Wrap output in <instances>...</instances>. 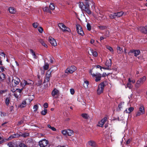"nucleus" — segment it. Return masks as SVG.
<instances>
[{"mask_svg": "<svg viewBox=\"0 0 147 147\" xmlns=\"http://www.w3.org/2000/svg\"><path fill=\"white\" fill-rule=\"evenodd\" d=\"M78 4L79 7L81 9L83 12L85 11L89 14H91V11L88 8L89 6L88 4H87L86 5L87 7H86L82 2H79Z\"/></svg>", "mask_w": 147, "mask_h": 147, "instance_id": "1", "label": "nucleus"}, {"mask_svg": "<svg viewBox=\"0 0 147 147\" xmlns=\"http://www.w3.org/2000/svg\"><path fill=\"white\" fill-rule=\"evenodd\" d=\"M7 122H5L4 123H2L1 125L2 126H3V127H4V126H5L6 125H5V124H7Z\"/></svg>", "mask_w": 147, "mask_h": 147, "instance_id": "58", "label": "nucleus"}, {"mask_svg": "<svg viewBox=\"0 0 147 147\" xmlns=\"http://www.w3.org/2000/svg\"><path fill=\"white\" fill-rule=\"evenodd\" d=\"M128 82L127 83V87L125 86V88L127 87L129 88V89H131L133 87L132 85L131 84V80L130 78H129L128 80Z\"/></svg>", "mask_w": 147, "mask_h": 147, "instance_id": "19", "label": "nucleus"}, {"mask_svg": "<svg viewBox=\"0 0 147 147\" xmlns=\"http://www.w3.org/2000/svg\"><path fill=\"white\" fill-rule=\"evenodd\" d=\"M29 100V102H30L32 100H29L28 99H26V100H24L22 102V104H23V105H26V100Z\"/></svg>", "mask_w": 147, "mask_h": 147, "instance_id": "46", "label": "nucleus"}, {"mask_svg": "<svg viewBox=\"0 0 147 147\" xmlns=\"http://www.w3.org/2000/svg\"><path fill=\"white\" fill-rule=\"evenodd\" d=\"M23 123V120H21L20 121L18 122V125H21Z\"/></svg>", "mask_w": 147, "mask_h": 147, "instance_id": "54", "label": "nucleus"}, {"mask_svg": "<svg viewBox=\"0 0 147 147\" xmlns=\"http://www.w3.org/2000/svg\"><path fill=\"white\" fill-rule=\"evenodd\" d=\"M47 127L48 128L51 129L53 131H56V129L54 127H51L50 125H47Z\"/></svg>", "mask_w": 147, "mask_h": 147, "instance_id": "38", "label": "nucleus"}, {"mask_svg": "<svg viewBox=\"0 0 147 147\" xmlns=\"http://www.w3.org/2000/svg\"><path fill=\"white\" fill-rule=\"evenodd\" d=\"M9 12L11 13H14L16 12V10L13 7H10L9 9Z\"/></svg>", "mask_w": 147, "mask_h": 147, "instance_id": "24", "label": "nucleus"}, {"mask_svg": "<svg viewBox=\"0 0 147 147\" xmlns=\"http://www.w3.org/2000/svg\"><path fill=\"white\" fill-rule=\"evenodd\" d=\"M47 113V110L46 109H44V110L42 111L41 114L43 115H45Z\"/></svg>", "mask_w": 147, "mask_h": 147, "instance_id": "42", "label": "nucleus"}, {"mask_svg": "<svg viewBox=\"0 0 147 147\" xmlns=\"http://www.w3.org/2000/svg\"><path fill=\"white\" fill-rule=\"evenodd\" d=\"M107 119V118L106 117L102 119L99 122L98 126L100 127H102L106 121Z\"/></svg>", "mask_w": 147, "mask_h": 147, "instance_id": "14", "label": "nucleus"}, {"mask_svg": "<svg viewBox=\"0 0 147 147\" xmlns=\"http://www.w3.org/2000/svg\"><path fill=\"white\" fill-rule=\"evenodd\" d=\"M43 11H45L48 12L49 13H51V11L49 10L47 7H45L43 8Z\"/></svg>", "mask_w": 147, "mask_h": 147, "instance_id": "32", "label": "nucleus"}, {"mask_svg": "<svg viewBox=\"0 0 147 147\" xmlns=\"http://www.w3.org/2000/svg\"><path fill=\"white\" fill-rule=\"evenodd\" d=\"M28 134H23L22 135V136L25 137L26 136H28Z\"/></svg>", "mask_w": 147, "mask_h": 147, "instance_id": "60", "label": "nucleus"}, {"mask_svg": "<svg viewBox=\"0 0 147 147\" xmlns=\"http://www.w3.org/2000/svg\"><path fill=\"white\" fill-rule=\"evenodd\" d=\"M92 69H90V70H89V73H90V74H91V75L92 76V75H93V74H92Z\"/></svg>", "mask_w": 147, "mask_h": 147, "instance_id": "57", "label": "nucleus"}, {"mask_svg": "<svg viewBox=\"0 0 147 147\" xmlns=\"http://www.w3.org/2000/svg\"><path fill=\"white\" fill-rule=\"evenodd\" d=\"M81 116L83 118L86 119H88L90 118L89 116L86 113H83Z\"/></svg>", "mask_w": 147, "mask_h": 147, "instance_id": "27", "label": "nucleus"}, {"mask_svg": "<svg viewBox=\"0 0 147 147\" xmlns=\"http://www.w3.org/2000/svg\"><path fill=\"white\" fill-rule=\"evenodd\" d=\"M5 54L3 52H2L0 54V58L1 59V56L3 57H5Z\"/></svg>", "mask_w": 147, "mask_h": 147, "instance_id": "53", "label": "nucleus"}, {"mask_svg": "<svg viewBox=\"0 0 147 147\" xmlns=\"http://www.w3.org/2000/svg\"><path fill=\"white\" fill-rule=\"evenodd\" d=\"M76 27L78 33L82 36H83L84 33L82 30V27L80 25L78 24L76 25Z\"/></svg>", "mask_w": 147, "mask_h": 147, "instance_id": "8", "label": "nucleus"}, {"mask_svg": "<svg viewBox=\"0 0 147 147\" xmlns=\"http://www.w3.org/2000/svg\"><path fill=\"white\" fill-rule=\"evenodd\" d=\"M10 100V99L9 98H6L5 101V103L8 106L9 105Z\"/></svg>", "mask_w": 147, "mask_h": 147, "instance_id": "35", "label": "nucleus"}, {"mask_svg": "<svg viewBox=\"0 0 147 147\" xmlns=\"http://www.w3.org/2000/svg\"><path fill=\"white\" fill-rule=\"evenodd\" d=\"M105 85L103 83H101L98 86L97 92L98 94H100L102 93L103 90Z\"/></svg>", "mask_w": 147, "mask_h": 147, "instance_id": "6", "label": "nucleus"}, {"mask_svg": "<svg viewBox=\"0 0 147 147\" xmlns=\"http://www.w3.org/2000/svg\"><path fill=\"white\" fill-rule=\"evenodd\" d=\"M40 42L42 44V45L44 46L45 47H47V45H46V44L45 43L43 40L41 39L40 40Z\"/></svg>", "mask_w": 147, "mask_h": 147, "instance_id": "37", "label": "nucleus"}, {"mask_svg": "<svg viewBox=\"0 0 147 147\" xmlns=\"http://www.w3.org/2000/svg\"><path fill=\"white\" fill-rule=\"evenodd\" d=\"M146 77L145 76L140 78L137 81L135 86L136 88L139 87L141 84L143 83L146 80Z\"/></svg>", "mask_w": 147, "mask_h": 147, "instance_id": "3", "label": "nucleus"}, {"mask_svg": "<svg viewBox=\"0 0 147 147\" xmlns=\"http://www.w3.org/2000/svg\"><path fill=\"white\" fill-rule=\"evenodd\" d=\"M134 110V108L133 107H130L127 108L124 111V112L127 113H129L132 112Z\"/></svg>", "mask_w": 147, "mask_h": 147, "instance_id": "18", "label": "nucleus"}, {"mask_svg": "<svg viewBox=\"0 0 147 147\" xmlns=\"http://www.w3.org/2000/svg\"><path fill=\"white\" fill-rule=\"evenodd\" d=\"M145 109L144 105L142 104H140V105L139 108V110L137 112L136 116H140L144 113Z\"/></svg>", "mask_w": 147, "mask_h": 147, "instance_id": "2", "label": "nucleus"}, {"mask_svg": "<svg viewBox=\"0 0 147 147\" xmlns=\"http://www.w3.org/2000/svg\"><path fill=\"white\" fill-rule=\"evenodd\" d=\"M147 27V26H146L145 27L141 26L139 28V30L142 33L147 34V31L146 30Z\"/></svg>", "mask_w": 147, "mask_h": 147, "instance_id": "16", "label": "nucleus"}, {"mask_svg": "<svg viewBox=\"0 0 147 147\" xmlns=\"http://www.w3.org/2000/svg\"><path fill=\"white\" fill-rule=\"evenodd\" d=\"M67 129L61 131V133L64 135H67Z\"/></svg>", "mask_w": 147, "mask_h": 147, "instance_id": "41", "label": "nucleus"}, {"mask_svg": "<svg viewBox=\"0 0 147 147\" xmlns=\"http://www.w3.org/2000/svg\"><path fill=\"white\" fill-rule=\"evenodd\" d=\"M49 7L50 9L52 10H53L55 8L54 5L53 3H51L50 4V5L49 6Z\"/></svg>", "mask_w": 147, "mask_h": 147, "instance_id": "36", "label": "nucleus"}, {"mask_svg": "<svg viewBox=\"0 0 147 147\" xmlns=\"http://www.w3.org/2000/svg\"><path fill=\"white\" fill-rule=\"evenodd\" d=\"M19 146L20 147H27L26 146L23 144H20Z\"/></svg>", "mask_w": 147, "mask_h": 147, "instance_id": "51", "label": "nucleus"}, {"mask_svg": "<svg viewBox=\"0 0 147 147\" xmlns=\"http://www.w3.org/2000/svg\"><path fill=\"white\" fill-rule=\"evenodd\" d=\"M21 90L20 89H17L16 90V92H19V93H20L21 92Z\"/></svg>", "mask_w": 147, "mask_h": 147, "instance_id": "63", "label": "nucleus"}, {"mask_svg": "<svg viewBox=\"0 0 147 147\" xmlns=\"http://www.w3.org/2000/svg\"><path fill=\"white\" fill-rule=\"evenodd\" d=\"M8 145L9 147H14L13 145V144L11 142H9L8 143Z\"/></svg>", "mask_w": 147, "mask_h": 147, "instance_id": "52", "label": "nucleus"}, {"mask_svg": "<svg viewBox=\"0 0 147 147\" xmlns=\"http://www.w3.org/2000/svg\"><path fill=\"white\" fill-rule=\"evenodd\" d=\"M26 106V105H23V104L22 103L20 105V107L21 108H22L25 107Z\"/></svg>", "mask_w": 147, "mask_h": 147, "instance_id": "56", "label": "nucleus"}, {"mask_svg": "<svg viewBox=\"0 0 147 147\" xmlns=\"http://www.w3.org/2000/svg\"><path fill=\"white\" fill-rule=\"evenodd\" d=\"M116 17L119 18L123 15V12L122 11H121L117 13H115Z\"/></svg>", "mask_w": 147, "mask_h": 147, "instance_id": "26", "label": "nucleus"}, {"mask_svg": "<svg viewBox=\"0 0 147 147\" xmlns=\"http://www.w3.org/2000/svg\"><path fill=\"white\" fill-rule=\"evenodd\" d=\"M107 75L105 73H103L102 75H101V76L102 77H105L106 76H107Z\"/></svg>", "mask_w": 147, "mask_h": 147, "instance_id": "61", "label": "nucleus"}, {"mask_svg": "<svg viewBox=\"0 0 147 147\" xmlns=\"http://www.w3.org/2000/svg\"><path fill=\"white\" fill-rule=\"evenodd\" d=\"M51 71H50V69L47 71L46 73L45 76V82H48L50 80V78L51 77Z\"/></svg>", "mask_w": 147, "mask_h": 147, "instance_id": "12", "label": "nucleus"}, {"mask_svg": "<svg viewBox=\"0 0 147 147\" xmlns=\"http://www.w3.org/2000/svg\"><path fill=\"white\" fill-rule=\"evenodd\" d=\"M89 85V82L87 80H85L83 84V86L86 89L88 88V85Z\"/></svg>", "mask_w": 147, "mask_h": 147, "instance_id": "25", "label": "nucleus"}, {"mask_svg": "<svg viewBox=\"0 0 147 147\" xmlns=\"http://www.w3.org/2000/svg\"><path fill=\"white\" fill-rule=\"evenodd\" d=\"M98 27L100 30H104L106 28L105 26H99Z\"/></svg>", "mask_w": 147, "mask_h": 147, "instance_id": "48", "label": "nucleus"}, {"mask_svg": "<svg viewBox=\"0 0 147 147\" xmlns=\"http://www.w3.org/2000/svg\"><path fill=\"white\" fill-rule=\"evenodd\" d=\"M48 107V104L47 103H45L44 105V107L45 108H47Z\"/></svg>", "mask_w": 147, "mask_h": 147, "instance_id": "55", "label": "nucleus"}, {"mask_svg": "<svg viewBox=\"0 0 147 147\" xmlns=\"http://www.w3.org/2000/svg\"><path fill=\"white\" fill-rule=\"evenodd\" d=\"M88 53L90 55H92L94 57H96L98 55L97 52L92 49H90L88 51Z\"/></svg>", "mask_w": 147, "mask_h": 147, "instance_id": "15", "label": "nucleus"}, {"mask_svg": "<svg viewBox=\"0 0 147 147\" xmlns=\"http://www.w3.org/2000/svg\"><path fill=\"white\" fill-rule=\"evenodd\" d=\"M117 52L118 54H121L123 52L122 49L119 46L117 48Z\"/></svg>", "mask_w": 147, "mask_h": 147, "instance_id": "28", "label": "nucleus"}, {"mask_svg": "<svg viewBox=\"0 0 147 147\" xmlns=\"http://www.w3.org/2000/svg\"><path fill=\"white\" fill-rule=\"evenodd\" d=\"M77 68L74 66L68 67L65 70V73L67 74H72L76 70Z\"/></svg>", "mask_w": 147, "mask_h": 147, "instance_id": "5", "label": "nucleus"}, {"mask_svg": "<svg viewBox=\"0 0 147 147\" xmlns=\"http://www.w3.org/2000/svg\"><path fill=\"white\" fill-rule=\"evenodd\" d=\"M49 40L51 44L54 46H55L57 45V43L55 40L51 37H49Z\"/></svg>", "mask_w": 147, "mask_h": 147, "instance_id": "13", "label": "nucleus"}, {"mask_svg": "<svg viewBox=\"0 0 147 147\" xmlns=\"http://www.w3.org/2000/svg\"><path fill=\"white\" fill-rule=\"evenodd\" d=\"M106 65L108 67V68L110 67L111 65V61L110 59L109 60H107L105 63Z\"/></svg>", "mask_w": 147, "mask_h": 147, "instance_id": "20", "label": "nucleus"}, {"mask_svg": "<svg viewBox=\"0 0 147 147\" xmlns=\"http://www.w3.org/2000/svg\"><path fill=\"white\" fill-rule=\"evenodd\" d=\"M92 77H96L95 81L96 82H98L100 80L102 76L101 75L100 73H97L96 74H93Z\"/></svg>", "mask_w": 147, "mask_h": 147, "instance_id": "11", "label": "nucleus"}, {"mask_svg": "<svg viewBox=\"0 0 147 147\" xmlns=\"http://www.w3.org/2000/svg\"><path fill=\"white\" fill-rule=\"evenodd\" d=\"M33 84V82L30 80H23L21 83V86L23 88H24L26 85H30Z\"/></svg>", "mask_w": 147, "mask_h": 147, "instance_id": "4", "label": "nucleus"}, {"mask_svg": "<svg viewBox=\"0 0 147 147\" xmlns=\"http://www.w3.org/2000/svg\"><path fill=\"white\" fill-rule=\"evenodd\" d=\"M87 29L89 30H91V26L89 24H87Z\"/></svg>", "mask_w": 147, "mask_h": 147, "instance_id": "47", "label": "nucleus"}, {"mask_svg": "<svg viewBox=\"0 0 147 147\" xmlns=\"http://www.w3.org/2000/svg\"><path fill=\"white\" fill-rule=\"evenodd\" d=\"M109 17L111 19L114 18H116L115 13L113 14H110L109 15Z\"/></svg>", "mask_w": 147, "mask_h": 147, "instance_id": "40", "label": "nucleus"}, {"mask_svg": "<svg viewBox=\"0 0 147 147\" xmlns=\"http://www.w3.org/2000/svg\"><path fill=\"white\" fill-rule=\"evenodd\" d=\"M59 92V91L56 89H54L52 92V95L53 96H54L57 94Z\"/></svg>", "mask_w": 147, "mask_h": 147, "instance_id": "23", "label": "nucleus"}, {"mask_svg": "<svg viewBox=\"0 0 147 147\" xmlns=\"http://www.w3.org/2000/svg\"><path fill=\"white\" fill-rule=\"evenodd\" d=\"M88 144L92 147H96V142L93 141L91 140L88 142Z\"/></svg>", "mask_w": 147, "mask_h": 147, "instance_id": "17", "label": "nucleus"}, {"mask_svg": "<svg viewBox=\"0 0 147 147\" xmlns=\"http://www.w3.org/2000/svg\"><path fill=\"white\" fill-rule=\"evenodd\" d=\"M107 48L109 49L111 52L113 53V48L109 46H106Z\"/></svg>", "mask_w": 147, "mask_h": 147, "instance_id": "39", "label": "nucleus"}, {"mask_svg": "<svg viewBox=\"0 0 147 147\" xmlns=\"http://www.w3.org/2000/svg\"><path fill=\"white\" fill-rule=\"evenodd\" d=\"M38 30L40 33H42L43 31V29L42 27H40L38 28Z\"/></svg>", "mask_w": 147, "mask_h": 147, "instance_id": "45", "label": "nucleus"}, {"mask_svg": "<svg viewBox=\"0 0 147 147\" xmlns=\"http://www.w3.org/2000/svg\"><path fill=\"white\" fill-rule=\"evenodd\" d=\"M20 82V80L18 78L15 76L13 77L12 82V84H14L15 86H16L18 85Z\"/></svg>", "mask_w": 147, "mask_h": 147, "instance_id": "10", "label": "nucleus"}, {"mask_svg": "<svg viewBox=\"0 0 147 147\" xmlns=\"http://www.w3.org/2000/svg\"><path fill=\"white\" fill-rule=\"evenodd\" d=\"M5 79V75L3 74H0V82H1Z\"/></svg>", "mask_w": 147, "mask_h": 147, "instance_id": "30", "label": "nucleus"}, {"mask_svg": "<svg viewBox=\"0 0 147 147\" xmlns=\"http://www.w3.org/2000/svg\"><path fill=\"white\" fill-rule=\"evenodd\" d=\"M94 42V40L93 39H91L90 40V43L91 44H93Z\"/></svg>", "mask_w": 147, "mask_h": 147, "instance_id": "62", "label": "nucleus"}, {"mask_svg": "<svg viewBox=\"0 0 147 147\" xmlns=\"http://www.w3.org/2000/svg\"><path fill=\"white\" fill-rule=\"evenodd\" d=\"M30 51L31 55H32L34 59H36L37 56L33 51L32 49H30Z\"/></svg>", "mask_w": 147, "mask_h": 147, "instance_id": "29", "label": "nucleus"}, {"mask_svg": "<svg viewBox=\"0 0 147 147\" xmlns=\"http://www.w3.org/2000/svg\"><path fill=\"white\" fill-rule=\"evenodd\" d=\"M124 102H121L119 104L118 107L120 110L121 109V108H122L124 106Z\"/></svg>", "mask_w": 147, "mask_h": 147, "instance_id": "33", "label": "nucleus"}, {"mask_svg": "<svg viewBox=\"0 0 147 147\" xmlns=\"http://www.w3.org/2000/svg\"><path fill=\"white\" fill-rule=\"evenodd\" d=\"M96 68H100V69L101 70H101L102 68H103L105 69H108V68H105V67H102L101 66H100V65H99L96 66Z\"/></svg>", "mask_w": 147, "mask_h": 147, "instance_id": "49", "label": "nucleus"}, {"mask_svg": "<svg viewBox=\"0 0 147 147\" xmlns=\"http://www.w3.org/2000/svg\"><path fill=\"white\" fill-rule=\"evenodd\" d=\"M130 141L131 140L129 139L126 142V144H129L130 143Z\"/></svg>", "mask_w": 147, "mask_h": 147, "instance_id": "59", "label": "nucleus"}, {"mask_svg": "<svg viewBox=\"0 0 147 147\" xmlns=\"http://www.w3.org/2000/svg\"><path fill=\"white\" fill-rule=\"evenodd\" d=\"M48 143V141L46 139H43L39 142V144L40 147H45Z\"/></svg>", "mask_w": 147, "mask_h": 147, "instance_id": "9", "label": "nucleus"}, {"mask_svg": "<svg viewBox=\"0 0 147 147\" xmlns=\"http://www.w3.org/2000/svg\"><path fill=\"white\" fill-rule=\"evenodd\" d=\"M38 25V24L37 22H34L32 24L33 27L35 28H37Z\"/></svg>", "mask_w": 147, "mask_h": 147, "instance_id": "43", "label": "nucleus"}, {"mask_svg": "<svg viewBox=\"0 0 147 147\" xmlns=\"http://www.w3.org/2000/svg\"><path fill=\"white\" fill-rule=\"evenodd\" d=\"M43 68L44 70H47L49 68V65L47 63H45L43 66Z\"/></svg>", "mask_w": 147, "mask_h": 147, "instance_id": "31", "label": "nucleus"}, {"mask_svg": "<svg viewBox=\"0 0 147 147\" xmlns=\"http://www.w3.org/2000/svg\"><path fill=\"white\" fill-rule=\"evenodd\" d=\"M70 92L71 94L73 95L74 93V90L73 89H70Z\"/></svg>", "mask_w": 147, "mask_h": 147, "instance_id": "50", "label": "nucleus"}, {"mask_svg": "<svg viewBox=\"0 0 147 147\" xmlns=\"http://www.w3.org/2000/svg\"><path fill=\"white\" fill-rule=\"evenodd\" d=\"M5 68L4 67L1 66L0 67V72H3L5 71Z\"/></svg>", "mask_w": 147, "mask_h": 147, "instance_id": "44", "label": "nucleus"}, {"mask_svg": "<svg viewBox=\"0 0 147 147\" xmlns=\"http://www.w3.org/2000/svg\"><path fill=\"white\" fill-rule=\"evenodd\" d=\"M38 105H35L34 107H33V109H34V112H36L37 111L38 109Z\"/></svg>", "mask_w": 147, "mask_h": 147, "instance_id": "34", "label": "nucleus"}, {"mask_svg": "<svg viewBox=\"0 0 147 147\" xmlns=\"http://www.w3.org/2000/svg\"><path fill=\"white\" fill-rule=\"evenodd\" d=\"M14 137L13 136H11L9 138V140L11 139H12Z\"/></svg>", "mask_w": 147, "mask_h": 147, "instance_id": "64", "label": "nucleus"}, {"mask_svg": "<svg viewBox=\"0 0 147 147\" xmlns=\"http://www.w3.org/2000/svg\"><path fill=\"white\" fill-rule=\"evenodd\" d=\"M67 135L69 136H71L74 134V131L70 129H67Z\"/></svg>", "mask_w": 147, "mask_h": 147, "instance_id": "22", "label": "nucleus"}, {"mask_svg": "<svg viewBox=\"0 0 147 147\" xmlns=\"http://www.w3.org/2000/svg\"><path fill=\"white\" fill-rule=\"evenodd\" d=\"M59 27L63 31H67L70 32V30L68 28L66 27L64 24L62 23H59L58 24Z\"/></svg>", "mask_w": 147, "mask_h": 147, "instance_id": "7", "label": "nucleus"}, {"mask_svg": "<svg viewBox=\"0 0 147 147\" xmlns=\"http://www.w3.org/2000/svg\"><path fill=\"white\" fill-rule=\"evenodd\" d=\"M132 52L133 53L135 56L138 55L140 53V51L139 50H134L132 51Z\"/></svg>", "mask_w": 147, "mask_h": 147, "instance_id": "21", "label": "nucleus"}]
</instances>
